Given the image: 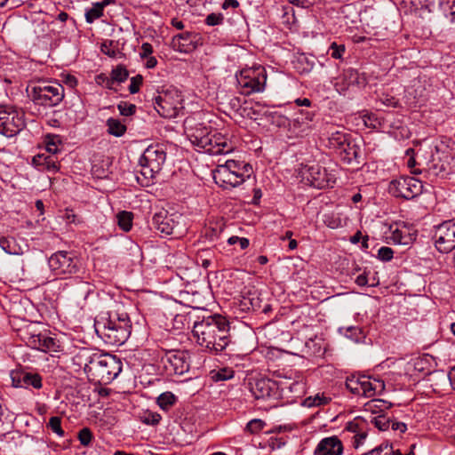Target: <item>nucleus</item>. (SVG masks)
Masks as SVG:
<instances>
[{"label":"nucleus","instance_id":"774afa93","mask_svg":"<svg viewBox=\"0 0 455 455\" xmlns=\"http://www.w3.org/2000/svg\"><path fill=\"white\" fill-rule=\"evenodd\" d=\"M448 378L452 388L455 390V366L449 371Z\"/></svg>","mask_w":455,"mask_h":455},{"label":"nucleus","instance_id":"c85d7f7f","mask_svg":"<svg viewBox=\"0 0 455 455\" xmlns=\"http://www.w3.org/2000/svg\"><path fill=\"white\" fill-rule=\"evenodd\" d=\"M34 165L43 167V170L57 172L59 169L57 159L53 155L38 154L32 159Z\"/></svg>","mask_w":455,"mask_h":455},{"label":"nucleus","instance_id":"6e6d98bb","mask_svg":"<svg viewBox=\"0 0 455 455\" xmlns=\"http://www.w3.org/2000/svg\"><path fill=\"white\" fill-rule=\"evenodd\" d=\"M380 102L387 106L391 108H397L398 107V100H396L395 97L388 95V94H383L380 99Z\"/></svg>","mask_w":455,"mask_h":455},{"label":"nucleus","instance_id":"cd10ccee","mask_svg":"<svg viewBox=\"0 0 455 455\" xmlns=\"http://www.w3.org/2000/svg\"><path fill=\"white\" fill-rule=\"evenodd\" d=\"M226 166L233 172L238 179H243V182L246 179L250 178L252 168L249 164H245L244 162L235 161V160H228L225 163Z\"/></svg>","mask_w":455,"mask_h":455},{"label":"nucleus","instance_id":"e2e57ef3","mask_svg":"<svg viewBox=\"0 0 455 455\" xmlns=\"http://www.w3.org/2000/svg\"><path fill=\"white\" fill-rule=\"evenodd\" d=\"M391 427L393 430H399L401 433L407 430V426L403 422H392Z\"/></svg>","mask_w":455,"mask_h":455},{"label":"nucleus","instance_id":"603ef678","mask_svg":"<svg viewBox=\"0 0 455 455\" xmlns=\"http://www.w3.org/2000/svg\"><path fill=\"white\" fill-rule=\"evenodd\" d=\"M224 17L221 13H211L205 19V23L208 26H216L222 24Z\"/></svg>","mask_w":455,"mask_h":455},{"label":"nucleus","instance_id":"9b49d317","mask_svg":"<svg viewBox=\"0 0 455 455\" xmlns=\"http://www.w3.org/2000/svg\"><path fill=\"white\" fill-rule=\"evenodd\" d=\"M422 190V182L414 177H399L393 180L388 186V191L391 195L406 200L419 196Z\"/></svg>","mask_w":455,"mask_h":455},{"label":"nucleus","instance_id":"f257e3e1","mask_svg":"<svg viewBox=\"0 0 455 455\" xmlns=\"http://www.w3.org/2000/svg\"><path fill=\"white\" fill-rule=\"evenodd\" d=\"M193 335L196 342L212 354L222 352L230 343L229 323L221 315H212L196 322Z\"/></svg>","mask_w":455,"mask_h":455},{"label":"nucleus","instance_id":"338daca9","mask_svg":"<svg viewBox=\"0 0 455 455\" xmlns=\"http://www.w3.org/2000/svg\"><path fill=\"white\" fill-rule=\"evenodd\" d=\"M238 6H239V3L237 0H225L222 4L223 9H228L229 7L236 8Z\"/></svg>","mask_w":455,"mask_h":455},{"label":"nucleus","instance_id":"ddd939ff","mask_svg":"<svg viewBox=\"0 0 455 455\" xmlns=\"http://www.w3.org/2000/svg\"><path fill=\"white\" fill-rule=\"evenodd\" d=\"M161 362L168 375H182L189 370L188 355L185 351H168Z\"/></svg>","mask_w":455,"mask_h":455},{"label":"nucleus","instance_id":"20e7f679","mask_svg":"<svg viewBox=\"0 0 455 455\" xmlns=\"http://www.w3.org/2000/svg\"><path fill=\"white\" fill-rule=\"evenodd\" d=\"M240 92L250 95L265 90L267 83V71L259 65L252 68H243L235 75Z\"/></svg>","mask_w":455,"mask_h":455},{"label":"nucleus","instance_id":"c03bdc74","mask_svg":"<svg viewBox=\"0 0 455 455\" xmlns=\"http://www.w3.org/2000/svg\"><path fill=\"white\" fill-rule=\"evenodd\" d=\"M374 426L381 431L388 429L390 426V419L386 415L381 414L375 417L372 420Z\"/></svg>","mask_w":455,"mask_h":455},{"label":"nucleus","instance_id":"5701e85b","mask_svg":"<svg viewBox=\"0 0 455 455\" xmlns=\"http://www.w3.org/2000/svg\"><path fill=\"white\" fill-rule=\"evenodd\" d=\"M13 385L20 387H32L36 389L42 387V377L38 373L16 372L12 377Z\"/></svg>","mask_w":455,"mask_h":455},{"label":"nucleus","instance_id":"37998d69","mask_svg":"<svg viewBox=\"0 0 455 455\" xmlns=\"http://www.w3.org/2000/svg\"><path fill=\"white\" fill-rule=\"evenodd\" d=\"M392 446L388 443H381L378 447L363 453V455H389L391 453Z\"/></svg>","mask_w":455,"mask_h":455},{"label":"nucleus","instance_id":"ea45409f","mask_svg":"<svg viewBox=\"0 0 455 455\" xmlns=\"http://www.w3.org/2000/svg\"><path fill=\"white\" fill-rule=\"evenodd\" d=\"M265 426L266 423L262 419H253L247 423L245 431L251 435H257L263 430Z\"/></svg>","mask_w":455,"mask_h":455},{"label":"nucleus","instance_id":"c9c22d12","mask_svg":"<svg viewBox=\"0 0 455 455\" xmlns=\"http://www.w3.org/2000/svg\"><path fill=\"white\" fill-rule=\"evenodd\" d=\"M117 224L121 229L125 232L131 230L132 227V213L130 212L123 211L116 215Z\"/></svg>","mask_w":455,"mask_h":455},{"label":"nucleus","instance_id":"864d4df0","mask_svg":"<svg viewBox=\"0 0 455 455\" xmlns=\"http://www.w3.org/2000/svg\"><path fill=\"white\" fill-rule=\"evenodd\" d=\"M64 219L68 223L80 224L83 222V220L75 214L72 209H66Z\"/></svg>","mask_w":455,"mask_h":455},{"label":"nucleus","instance_id":"393cba45","mask_svg":"<svg viewBox=\"0 0 455 455\" xmlns=\"http://www.w3.org/2000/svg\"><path fill=\"white\" fill-rule=\"evenodd\" d=\"M66 285L72 288L71 291L75 297L84 300H86L89 296L93 294L95 291V286L93 283L79 278L70 279V282L67 283Z\"/></svg>","mask_w":455,"mask_h":455},{"label":"nucleus","instance_id":"6e6552de","mask_svg":"<svg viewBox=\"0 0 455 455\" xmlns=\"http://www.w3.org/2000/svg\"><path fill=\"white\" fill-rule=\"evenodd\" d=\"M25 116L12 106H0V133L6 137L17 135L25 127Z\"/></svg>","mask_w":455,"mask_h":455},{"label":"nucleus","instance_id":"a211bd4d","mask_svg":"<svg viewBox=\"0 0 455 455\" xmlns=\"http://www.w3.org/2000/svg\"><path fill=\"white\" fill-rule=\"evenodd\" d=\"M315 114L309 111H300L290 120L289 132L292 136L299 137L307 133L312 129Z\"/></svg>","mask_w":455,"mask_h":455},{"label":"nucleus","instance_id":"79ce46f5","mask_svg":"<svg viewBox=\"0 0 455 455\" xmlns=\"http://www.w3.org/2000/svg\"><path fill=\"white\" fill-rule=\"evenodd\" d=\"M47 427H49L53 433L57 434L59 436L64 435V431L61 427V419L60 417H51L47 424Z\"/></svg>","mask_w":455,"mask_h":455},{"label":"nucleus","instance_id":"b1692460","mask_svg":"<svg viewBox=\"0 0 455 455\" xmlns=\"http://www.w3.org/2000/svg\"><path fill=\"white\" fill-rule=\"evenodd\" d=\"M390 239L395 244L409 245L415 240V235L410 233L405 226H399L398 224H392L389 226Z\"/></svg>","mask_w":455,"mask_h":455},{"label":"nucleus","instance_id":"5fc2aeb1","mask_svg":"<svg viewBox=\"0 0 455 455\" xmlns=\"http://www.w3.org/2000/svg\"><path fill=\"white\" fill-rule=\"evenodd\" d=\"M161 419L160 414L156 412H149L144 416L143 422L148 425L155 426L160 422Z\"/></svg>","mask_w":455,"mask_h":455},{"label":"nucleus","instance_id":"de8ad7c7","mask_svg":"<svg viewBox=\"0 0 455 455\" xmlns=\"http://www.w3.org/2000/svg\"><path fill=\"white\" fill-rule=\"evenodd\" d=\"M234 377V371L229 369H220L214 375H212V379L216 381L220 380H228Z\"/></svg>","mask_w":455,"mask_h":455},{"label":"nucleus","instance_id":"0e129e2a","mask_svg":"<svg viewBox=\"0 0 455 455\" xmlns=\"http://www.w3.org/2000/svg\"><path fill=\"white\" fill-rule=\"evenodd\" d=\"M354 446L355 448H358L359 445L363 443V441L366 438L365 433H360L355 435Z\"/></svg>","mask_w":455,"mask_h":455},{"label":"nucleus","instance_id":"0eeeda50","mask_svg":"<svg viewBox=\"0 0 455 455\" xmlns=\"http://www.w3.org/2000/svg\"><path fill=\"white\" fill-rule=\"evenodd\" d=\"M346 387L354 395L371 398L382 394L386 386L382 379L363 375L347 378Z\"/></svg>","mask_w":455,"mask_h":455},{"label":"nucleus","instance_id":"2eb2a0df","mask_svg":"<svg viewBox=\"0 0 455 455\" xmlns=\"http://www.w3.org/2000/svg\"><path fill=\"white\" fill-rule=\"evenodd\" d=\"M206 141V145L204 146V144H203L198 151H204L209 155L218 156L230 153L234 149L229 140L226 136L216 132H212L211 136L207 138Z\"/></svg>","mask_w":455,"mask_h":455},{"label":"nucleus","instance_id":"f03ea898","mask_svg":"<svg viewBox=\"0 0 455 455\" xmlns=\"http://www.w3.org/2000/svg\"><path fill=\"white\" fill-rule=\"evenodd\" d=\"M74 363L84 368L90 381L100 385L111 383L122 371V362L109 354L82 351L74 357Z\"/></svg>","mask_w":455,"mask_h":455},{"label":"nucleus","instance_id":"a19ab883","mask_svg":"<svg viewBox=\"0 0 455 455\" xmlns=\"http://www.w3.org/2000/svg\"><path fill=\"white\" fill-rule=\"evenodd\" d=\"M129 73L123 65L116 66L111 72L113 80L117 83H123L128 78Z\"/></svg>","mask_w":455,"mask_h":455},{"label":"nucleus","instance_id":"4c0bfd02","mask_svg":"<svg viewBox=\"0 0 455 455\" xmlns=\"http://www.w3.org/2000/svg\"><path fill=\"white\" fill-rule=\"evenodd\" d=\"M46 151L52 155H55L59 151L60 139L59 135L47 134L44 139Z\"/></svg>","mask_w":455,"mask_h":455},{"label":"nucleus","instance_id":"bf43d9fd","mask_svg":"<svg viewBox=\"0 0 455 455\" xmlns=\"http://www.w3.org/2000/svg\"><path fill=\"white\" fill-rule=\"evenodd\" d=\"M153 52V47L149 43H143L141 45L140 57L142 59L150 57L149 55Z\"/></svg>","mask_w":455,"mask_h":455},{"label":"nucleus","instance_id":"6ab92c4d","mask_svg":"<svg viewBox=\"0 0 455 455\" xmlns=\"http://www.w3.org/2000/svg\"><path fill=\"white\" fill-rule=\"evenodd\" d=\"M213 180L217 185L228 189L235 188L243 183V179H238L228 166L226 164L219 165L213 172Z\"/></svg>","mask_w":455,"mask_h":455},{"label":"nucleus","instance_id":"39448f33","mask_svg":"<svg viewBox=\"0 0 455 455\" xmlns=\"http://www.w3.org/2000/svg\"><path fill=\"white\" fill-rule=\"evenodd\" d=\"M166 160V152L160 144L148 146L140 158V165L141 167V174L146 179L153 178L158 173Z\"/></svg>","mask_w":455,"mask_h":455},{"label":"nucleus","instance_id":"e433bc0d","mask_svg":"<svg viewBox=\"0 0 455 455\" xmlns=\"http://www.w3.org/2000/svg\"><path fill=\"white\" fill-rule=\"evenodd\" d=\"M104 10L102 5L97 3L92 4V6L85 12V20L87 23H92L94 20L103 16Z\"/></svg>","mask_w":455,"mask_h":455},{"label":"nucleus","instance_id":"72a5a7b5","mask_svg":"<svg viewBox=\"0 0 455 455\" xmlns=\"http://www.w3.org/2000/svg\"><path fill=\"white\" fill-rule=\"evenodd\" d=\"M331 400V397L325 395L323 393H318L315 395L307 397L303 403L307 407H318L328 404Z\"/></svg>","mask_w":455,"mask_h":455},{"label":"nucleus","instance_id":"9d476101","mask_svg":"<svg viewBox=\"0 0 455 455\" xmlns=\"http://www.w3.org/2000/svg\"><path fill=\"white\" fill-rule=\"evenodd\" d=\"M29 97L36 105L45 108L55 107L64 98V88L60 84L36 85L32 88Z\"/></svg>","mask_w":455,"mask_h":455},{"label":"nucleus","instance_id":"13d9d810","mask_svg":"<svg viewBox=\"0 0 455 455\" xmlns=\"http://www.w3.org/2000/svg\"><path fill=\"white\" fill-rule=\"evenodd\" d=\"M334 86L337 92H339L341 94L345 93L348 90L350 85L346 81L341 80L339 76L338 78V81L335 83Z\"/></svg>","mask_w":455,"mask_h":455},{"label":"nucleus","instance_id":"49530a36","mask_svg":"<svg viewBox=\"0 0 455 455\" xmlns=\"http://www.w3.org/2000/svg\"><path fill=\"white\" fill-rule=\"evenodd\" d=\"M394 257V251L390 247L382 246L378 251V259L381 261H390Z\"/></svg>","mask_w":455,"mask_h":455},{"label":"nucleus","instance_id":"bb28decb","mask_svg":"<svg viewBox=\"0 0 455 455\" xmlns=\"http://www.w3.org/2000/svg\"><path fill=\"white\" fill-rule=\"evenodd\" d=\"M360 153V148L349 139L343 146L342 149L339 150L338 155L344 163L352 164L353 162H355L359 164Z\"/></svg>","mask_w":455,"mask_h":455},{"label":"nucleus","instance_id":"a18cd8bd","mask_svg":"<svg viewBox=\"0 0 455 455\" xmlns=\"http://www.w3.org/2000/svg\"><path fill=\"white\" fill-rule=\"evenodd\" d=\"M92 439V433L88 427L82 428L78 433V440L83 446H88Z\"/></svg>","mask_w":455,"mask_h":455},{"label":"nucleus","instance_id":"4468645a","mask_svg":"<svg viewBox=\"0 0 455 455\" xmlns=\"http://www.w3.org/2000/svg\"><path fill=\"white\" fill-rule=\"evenodd\" d=\"M435 248L442 253H448L455 248V221L440 224L434 235Z\"/></svg>","mask_w":455,"mask_h":455},{"label":"nucleus","instance_id":"dca6fc26","mask_svg":"<svg viewBox=\"0 0 455 455\" xmlns=\"http://www.w3.org/2000/svg\"><path fill=\"white\" fill-rule=\"evenodd\" d=\"M27 335V344L30 347L45 353L59 351V342L46 333L28 331Z\"/></svg>","mask_w":455,"mask_h":455},{"label":"nucleus","instance_id":"2f4dec72","mask_svg":"<svg viewBox=\"0 0 455 455\" xmlns=\"http://www.w3.org/2000/svg\"><path fill=\"white\" fill-rule=\"evenodd\" d=\"M349 139V135L347 133L341 132H332L328 138L327 147L338 154Z\"/></svg>","mask_w":455,"mask_h":455},{"label":"nucleus","instance_id":"09e8293b","mask_svg":"<svg viewBox=\"0 0 455 455\" xmlns=\"http://www.w3.org/2000/svg\"><path fill=\"white\" fill-rule=\"evenodd\" d=\"M345 50L344 44H337L335 42L331 44L329 49L331 56L334 59H341Z\"/></svg>","mask_w":455,"mask_h":455},{"label":"nucleus","instance_id":"7c9ffc66","mask_svg":"<svg viewBox=\"0 0 455 455\" xmlns=\"http://www.w3.org/2000/svg\"><path fill=\"white\" fill-rule=\"evenodd\" d=\"M340 79L346 81L350 86L351 85H364L366 84V78L364 75L360 74L356 69L347 68L340 76Z\"/></svg>","mask_w":455,"mask_h":455},{"label":"nucleus","instance_id":"4d7b16f0","mask_svg":"<svg viewBox=\"0 0 455 455\" xmlns=\"http://www.w3.org/2000/svg\"><path fill=\"white\" fill-rule=\"evenodd\" d=\"M100 48H101V52L104 54H106V55H108L109 57H112V58L116 57V51L112 48V42H109V43L105 42V43H103L101 44Z\"/></svg>","mask_w":455,"mask_h":455},{"label":"nucleus","instance_id":"f8f14e48","mask_svg":"<svg viewBox=\"0 0 455 455\" xmlns=\"http://www.w3.org/2000/svg\"><path fill=\"white\" fill-rule=\"evenodd\" d=\"M301 172L310 186L319 189L332 187V184L335 183V175L329 173L326 168L319 164L305 165Z\"/></svg>","mask_w":455,"mask_h":455},{"label":"nucleus","instance_id":"423d86ee","mask_svg":"<svg viewBox=\"0 0 455 455\" xmlns=\"http://www.w3.org/2000/svg\"><path fill=\"white\" fill-rule=\"evenodd\" d=\"M154 108L164 118H174L183 109V97L175 88L168 89L155 99Z\"/></svg>","mask_w":455,"mask_h":455},{"label":"nucleus","instance_id":"f704fd0d","mask_svg":"<svg viewBox=\"0 0 455 455\" xmlns=\"http://www.w3.org/2000/svg\"><path fill=\"white\" fill-rule=\"evenodd\" d=\"M107 126L108 133L116 137H121L126 132V126L119 120L112 117L107 120Z\"/></svg>","mask_w":455,"mask_h":455},{"label":"nucleus","instance_id":"3c124183","mask_svg":"<svg viewBox=\"0 0 455 455\" xmlns=\"http://www.w3.org/2000/svg\"><path fill=\"white\" fill-rule=\"evenodd\" d=\"M120 114L124 116H130L135 113L136 107L133 104H129L126 102H121L117 106Z\"/></svg>","mask_w":455,"mask_h":455},{"label":"nucleus","instance_id":"052dcab7","mask_svg":"<svg viewBox=\"0 0 455 455\" xmlns=\"http://www.w3.org/2000/svg\"><path fill=\"white\" fill-rule=\"evenodd\" d=\"M413 154H414V149L413 148H408L406 150V155L409 156V159L407 161V165L409 168L412 169L415 164H416V161L413 157Z\"/></svg>","mask_w":455,"mask_h":455},{"label":"nucleus","instance_id":"412c9836","mask_svg":"<svg viewBox=\"0 0 455 455\" xmlns=\"http://www.w3.org/2000/svg\"><path fill=\"white\" fill-rule=\"evenodd\" d=\"M152 224L156 230L166 235L174 234L178 228V222L166 211L155 213Z\"/></svg>","mask_w":455,"mask_h":455},{"label":"nucleus","instance_id":"aec40b11","mask_svg":"<svg viewBox=\"0 0 455 455\" xmlns=\"http://www.w3.org/2000/svg\"><path fill=\"white\" fill-rule=\"evenodd\" d=\"M198 35L192 32L180 33L172 37V45L175 51L188 53L197 46Z\"/></svg>","mask_w":455,"mask_h":455},{"label":"nucleus","instance_id":"58836bf2","mask_svg":"<svg viewBox=\"0 0 455 455\" xmlns=\"http://www.w3.org/2000/svg\"><path fill=\"white\" fill-rule=\"evenodd\" d=\"M175 401L176 397L171 392L163 393L157 398L158 405L165 411L169 410V408L174 404Z\"/></svg>","mask_w":455,"mask_h":455},{"label":"nucleus","instance_id":"7ed1b4c3","mask_svg":"<svg viewBox=\"0 0 455 455\" xmlns=\"http://www.w3.org/2000/svg\"><path fill=\"white\" fill-rule=\"evenodd\" d=\"M95 331L107 344L123 345L132 332L131 319L124 307L120 304L115 305L108 312V317L96 321Z\"/></svg>","mask_w":455,"mask_h":455},{"label":"nucleus","instance_id":"a878e982","mask_svg":"<svg viewBox=\"0 0 455 455\" xmlns=\"http://www.w3.org/2000/svg\"><path fill=\"white\" fill-rule=\"evenodd\" d=\"M212 131L202 124H196L187 129V135L190 142L197 148V150L203 144L206 145L207 138L211 136Z\"/></svg>","mask_w":455,"mask_h":455},{"label":"nucleus","instance_id":"c756f323","mask_svg":"<svg viewBox=\"0 0 455 455\" xmlns=\"http://www.w3.org/2000/svg\"><path fill=\"white\" fill-rule=\"evenodd\" d=\"M0 247L8 254L21 255L24 253V248L12 236H2L0 238Z\"/></svg>","mask_w":455,"mask_h":455},{"label":"nucleus","instance_id":"473e14b6","mask_svg":"<svg viewBox=\"0 0 455 455\" xmlns=\"http://www.w3.org/2000/svg\"><path fill=\"white\" fill-rule=\"evenodd\" d=\"M261 116L267 117L272 124L279 128H290V119L285 116L274 111L266 109L262 112Z\"/></svg>","mask_w":455,"mask_h":455},{"label":"nucleus","instance_id":"8fccbe9b","mask_svg":"<svg viewBox=\"0 0 455 455\" xmlns=\"http://www.w3.org/2000/svg\"><path fill=\"white\" fill-rule=\"evenodd\" d=\"M143 77L141 75H137L131 78V84L129 86V92L132 94L137 93L142 84Z\"/></svg>","mask_w":455,"mask_h":455},{"label":"nucleus","instance_id":"f3484780","mask_svg":"<svg viewBox=\"0 0 455 455\" xmlns=\"http://www.w3.org/2000/svg\"><path fill=\"white\" fill-rule=\"evenodd\" d=\"M250 391L255 399H267L275 395L277 383L269 379H256L249 382Z\"/></svg>","mask_w":455,"mask_h":455},{"label":"nucleus","instance_id":"1a4fd4ad","mask_svg":"<svg viewBox=\"0 0 455 455\" xmlns=\"http://www.w3.org/2000/svg\"><path fill=\"white\" fill-rule=\"evenodd\" d=\"M79 259L73 251H59L52 254L48 259L51 271L55 275L68 276L79 271Z\"/></svg>","mask_w":455,"mask_h":455},{"label":"nucleus","instance_id":"69168bd1","mask_svg":"<svg viewBox=\"0 0 455 455\" xmlns=\"http://www.w3.org/2000/svg\"><path fill=\"white\" fill-rule=\"evenodd\" d=\"M355 283L359 286H365L368 283V278L365 274L359 275L355 278Z\"/></svg>","mask_w":455,"mask_h":455},{"label":"nucleus","instance_id":"4be33fe9","mask_svg":"<svg viewBox=\"0 0 455 455\" xmlns=\"http://www.w3.org/2000/svg\"><path fill=\"white\" fill-rule=\"evenodd\" d=\"M343 452L342 442L335 435L322 439L317 444L315 455H341Z\"/></svg>","mask_w":455,"mask_h":455},{"label":"nucleus","instance_id":"680f3d73","mask_svg":"<svg viewBox=\"0 0 455 455\" xmlns=\"http://www.w3.org/2000/svg\"><path fill=\"white\" fill-rule=\"evenodd\" d=\"M431 168L433 169V172L435 175L443 176V174L447 172V168L443 164H441L440 167L438 168L437 164H433Z\"/></svg>","mask_w":455,"mask_h":455}]
</instances>
